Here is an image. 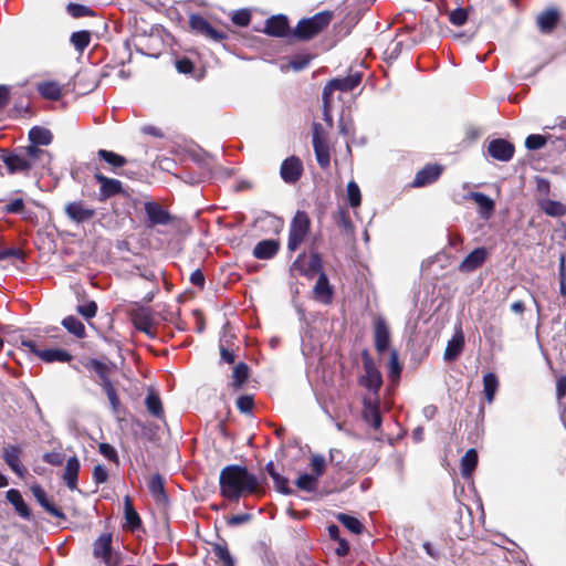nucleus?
<instances>
[{
  "label": "nucleus",
  "mask_w": 566,
  "mask_h": 566,
  "mask_svg": "<svg viewBox=\"0 0 566 566\" xmlns=\"http://www.w3.org/2000/svg\"><path fill=\"white\" fill-rule=\"evenodd\" d=\"M80 461L77 457H71L66 461V465L63 473V480L66 484V486L74 491L77 489V476L80 472Z\"/></svg>",
  "instance_id": "5701e85b"
},
{
  "label": "nucleus",
  "mask_w": 566,
  "mask_h": 566,
  "mask_svg": "<svg viewBox=\"0 0 566 566\" xmlns=\"http://www.w3.org/2000/svg\"><path fill=\"white\" fill-rule=\"evenodd\" d=\"M22 346L46 363H64L70 361L72 358L71 354L64 349H41L38 347L36 343L31 339L22 340Z\"/></svg>",
  "instance_id": "423d86ee"
},
{
  "label": "nucleus",
  "mask_w": 566,
  "mask_h": 566,
  "mask_svg": "<svg viewBox=\"0 0 566 566\" xmlns=\"http://www.w3.org/2000/svg\"><path fill=\"white\" fill-rule=\"evenodd\" d=\"M66 10L73 18L94 15V11L90 7L78 3H69Z\"/></svg>",
  "instance_id": "09e8293b"
},
{
  "label": "nucleus",
  "mask_w": 566,
  "mask_h": 566,
  "mask_svg": "<svg viewBox=\"0 0 566 566\" xmlns=\"http://www.w3.org/2000/svg\"><path fill=\"white\" fill-rule=\"evenodd\" d=\"M326 467V460L321 454H313L311 457V469L312 474L315 475L317 479L323 475Z\"/></svg>",
  "instance_id": "3c124183"
},
{
  "label": "nucleus",
  "mask_w": 566,
  "mask_h": 566,
  "mask_svg": "<svg viewBox=\"0 0 566 566\" xmlns=\"http://www.w3.org/2000/svg\"><path fill=\"white\" fill-rule=\"evenodd\" d=\"M361 81V75L356 73L343 78H334L329 81L323 88V95L331 96L335 90L348 92L354 90Z\"/></svg>",
  "instance_id": "9b49d317"
},
{
  "label": "nucleus",
  "mask_w": 566,
  "mask_h": 566,
  "mask_svg": "<svg viewBox=\"0 0 566 566\" xmlns=\"http://www.w3.org/2000/svg\"><path fill=\"white\" fill-rule=\"evenodd\" d=\"M65 214L76 223H83L95 216V209L88 207L83 201H72L65 206Z\"/></svg>",
  "instance_id": "9d476101"
},
{
  "label": "nucleus",
  "mask_w": 566,
  "mask_h": 566,
  "mask_svg": "<svg viewBox=\"0 0 566 566\" xmlns=\"http://www.w3.org/2000/svg\"><path fill=\"white\" fill-rule=\"evenodd\" d=\"M401 366L398 360V353L396 350L390 352V359L388 364L389 377L395 380L400 377Z\"/></svg>",
  "instance_id": "603ef678"
},
{
  "label": "nucleus",
  "mask_w": 566,
  "mask_h": 566,
  "mask_svg": "<svg viewBox=\"0 0 566 566\" xmlns=\"http://www.w3.org/2000/svg\"><path fill=\"white\" fill-rule=\"evenodd\" d=\"M478 464V453L474 449H469L461 459L462 476L469 478Z\"/></svg>",
  "instance_id": "ea45409f"
},
{
  "label": "nucleus",
  "mask_w": 566,
  "mask_h": 566,
  "mask_svg": "<svg viewBox=\"0 0 566 566\" xmlns=\"http://www.w3.org/2000/svg\"><path fill=\"white\" fill-rule=\"evenodd\" d=\"M559 19L558 11L554 8L545 10L537 17V24L542 32H551L557 24Z\"/></svg>",
  "instance_id": "c85d7f7f"
},
{
  "label": "nucleus",
  "mask_w": 566,
  "mask_h": 566,
  "mask_svg": "<svg viewBox=\"0 0 566 566\" xmlns=\"http://www.w3.org/2000/svg\"><path fill=\"white\" fill-rule=\"evenodd\" d=\"M264 32L273 36H287L291 32L286 17L276 15L268 19Z\"/></svg>",
  "instance_id": "aec40b11"
},
{
  "label": "nucleus",
  "mask_w": 566,
  "mask_h": 566,
  "mask_svg": "<svg viewBox=\"0 0 566 566\" xmlns=\"http://www.w3.org/2000/svg\"><path fill=\"white\" fill-rule=\"evenodd\" d=\"M488 256L485 248H476L470 252L459 265V270L464 273H470L483 265Z\"/></svg>",
  "instance_id": "f3484780"
},
{
  "label": "nucleus",
  "mask_w": 566,
  "mask_h": 566,
  "mask_svg": "<svg viewBox=\"0 0 566 566\" xmlns=\"http://www.w3.org/2000/svg\"><path fill=\"white\" fill-rule=\"evenodd\" d=\"M248 377H249L248 365L244 363H239L238 365H235V367L233 368V373H232L233 386L235 388H240L245 382Z\"/></svg>",
  "instance_id": "de8ad7c7"
},
{
  "label": "nucleus",
  "mask_w": 566,
  "mask_h": 566,
  "mask_svg": "<svg viewBox=\"0 0 566 566\" xmlns=\"http://www.w3.org/2000/svg\"><path fill=\"white\" fill-rule=\"evenodd\" d=\"M280 243L276 240L269 239L256 243L253 249V256L259 260L272 259L279 251Z\"/></svg>",
  "instance_id": "4be33fe9"
},
{
  "label": "nucleus",
  "mask_w": 566,
  "mask_h": 566,
  "mask_svg": "<svg viewBox=\"0 0 566 566\" xmlns=\"http://www.w3.org/2000/svg\"><path fill=\"white\" fill-rule=\"evenodd\" d=\"M176 69L179 73L189 74L193 70V64L188 59H181L176 62Z\"/></svg>",
  "instance_id": "774afa93"
},
{
  "label": "nucleus",
  "mask_w": 566,
  "mask_h": 566,
  "mask_svg": "<svg viewBox=\"0 0 566 566\" xmlns=\"http://www.w3.org/2000/svg\"><path fill=\"white\" fill-rule=\"evenodd\" d=\"M62 325L77 338L85 337V326L77 317L67 316L62 321Z\"/></svg>",
  "instance_id": "79ce46f5"
},
{
  "label": "nucleus",
  "mask_w": 566,
  "mask_h": 566,
  "mask_svg": "<svg viewBox=\"0 0 566 566\" xmlns=\"http://www.w3.org/2000/svg\"><path fill=\"white\" fill-rule=\"evenodd\" d=\"M6 497H7L8 502H10L14 506L17 513L21 517H23V518L30 517V510H29L27 503L24 502V500L22 499L21 493L18 490L10 489L9 491H7Z\"/></svg>",
  "instance_id": "473e14b6"
},
{
  "label": "nucleus",
  "mask_w": 566,
  "mask_h": 566,
  "mask_svg": "<svg viewBox=\"0 0 566 566\" xmlns=\"http://www.w3.org/2000/svg\"><path fill=\"white\" fill-rule=\"evenodd\" d=\"M144 209L151 226L168 224L170 222V214L159 203L147 201L144 205Z\"/></svg>",
  "instance_id": "a211bd4d"
},
{
  "label": "nucleus",
  "mask_w": 566,
  "mask_h": 566,
  "mask_svg": "<svg viewBox=\"0 0 566 566\" xmlns=\"http://www.w3.org/2000/svg\"><path fill=\"white\" fill-rule=\"evenodd\" d=\"M363 403V417L365 421L375 430H378L381 427V416L379 411L378 396H374V398L366 397L364 398Z\"/></svg>",
  "instance_id": "4468645a"
},
{
  "label": "nucleus",
  "mask_w": 566,
  "mask_h": 566,
  "mask_svg": "<svg viewBox=\"0 0 566 566\" xmlns=\"http://www.w3.org/2000/svg\"><path fill=\"white\" fill-rule=\"evenodd\" d=\"M315 297L324 303H328L332 298L333 291L329 285L327 275L324 272H321L315 286H314Z\"/></svg>",
  "instance_id": "7c9ffc66"
},
{
  "label": "nucleus",
  "mask_w": 566,
  "mask_h": 566,
  "mask_svg": "<svg viewBox=\"0 0 566 566\" xmlns=\"http://www.w3.org/2000/svg\"><path fill=\"white\" fill-rule=\"evenodd\" d=\"M70 42L74 49L82 54L91 43V32L87 30L73 32Z\"/></svg>",
  "instance_id": "58836bf2"
},
{
  "label": "nucleus",
  "mask_w": 566,
  "mask_h": 566,
  "mask_svg": "<svg viewBox=\"0 0 566 566\" xmlns=\"http://www.w3.org/2000/svg\"><path fill=\"white\" fill-rule=\"evenodd\" d=\"M464 347V336L461 329H459L453 337L448 342L443 358L447 361L455 360L462 353Z\"/></svg>",
  "instance_id": "b1692460"
},
{
  "label": "nucleus",
  "mask_w": 566,
  "mask_h": 566,
  "mask_svg": "<svg viewBox=\"0 0 566 566\" xmlns=\"http://www.w3.org/2000/svg\"><path fill=\"white\" fill-rule=\"evenodd\" d=\"M237 407L243 413H250L253 408V398L251 396H241L237 399Z\"/></svg>",
  "instance_id": "e2e57ef3"
},
{
  "label": "nucleus",
  "mask_w": 566,
  "mask_h": 566,
  "mask_svg": "<svg viewBox=\"0 0 566 566\" xmlns=\"http://www.w3.org/2000/svg\"><path fill=\"white\" fill-rule=\"evenodd\" d=\"M44 462L51 465H61L64 462V454L61 452H48L43 455Z\"/></svg>",
  "instance_id": "69168bd1"
},
{
  "label": "nucleus",
  "mask_w": 566,
  "mask_h": 566,
  "mask_svg": "<svg viewBox=\"0 0 566 566\" xmlns=\"http://www.w3.org/2000/svg\"><path fill=\"white\" fill-rule=\"evenodd\" d=\"M321 124H314L313 147L318 164L322 167H326L329 164V149L327 143L321 135Z\"/></svg>",
  "instance_id": "2eb2a0df"
},
{
  "label": "nucleus",
  "mask_w": 566,
  "mask_h": 566,
  "mask_svg": "<svg viewBox=\"0 0 566 566\" xmlns=\"http://www.w3.org/2000/svg\"><path fill=\"white\" fill-rule=\"evenodd\" d=\"M53 135L51 130L44 127L34 126L29 132L28 147L17 148L9 155L3 156V163L9 174H29L33 172L40 177L52 175V156L48 150L39 146H48L52 143Z\"/></svg>",
  "instance_id": "f257e3e1"
},
{
  "label": "nucleus",
  "mask_w": 566,
  "mask_h": 566,
  "mask_svg": "<svg viewBox=\"0 0 566 566\" xmlns=\"http://www.w3.org/2000/svg\"><path fill=\"white\" fill-rule=\"evenodd\" d=\"M333 17V11L326 10L302 19L292 31V35L302 41L311 40L328 27Z\"/></svg>",
  "instance_id": "7ed1b4c3"
},
{
  "label": "nucleus",
  "mask_w": 566,
  "mask_h": 566,
  "mask_svg": "<svg viewBox=\"0 0 566 566\" xmlns=\"http://www.w3.org/2000/svg\"><path fill=\"white\" fill-rule=\"evenodd\" d=\"M468 198L472 199L479 206V213L482 218H490L494 210V202L490 197L481 192H470Z\"/></svg>",
  "instance_id": "cd10ccee"
},
{
  "label": "nucleus",
  "mask_w": 566,
  "mask_h": 566,
  "mask_svg": "<svg viewBox=\"0 0 566 566\" xmlns=\"http://www.w3.org/2000/svg\"><path fill=\"white\" fill-rule=\"evenodd\" d=\"M21 452H22L21 449L17 446H7L3 448V454H2L6 463L19 476H22L25 471V469L22 465L21 460H20Z\"/></svg>",
  "instance_id": "412c9836"
},
{
  "label": "nucleus",
  "mask_w": 566,
  "mask_h": 566,
  "mask_svg": "<svg viewBox=\"0 0 566 566\" xmlns=\"http://www.w3.org/2000/svg\"><path fill=\"white\" fill-rule=\"evenodd\" d=\"M250 12L248 10H239L232 15V22L239 27H247L250 23Z\"/></svg>",
  "instance_id": "052dcab7"
},
{
  "label": "nucleus",
  "mask_w": 566,
  "mask_h": 566,
  "mask_svg": "<svg viewBox=\"0 0 566 566\" xmlns=\"http://www.w3.org/2000/svg\"><path fill=\"white\" fill-rule=\"evenodd\" d=\"M221 494L228 500L238 501L244 493L258 491L259 481L247 468L232 464L224 467L219 476Z\"/></svg>",
  "instance_id": "f03ea898"
},
{
  "label": "nucleus",
  "mask_w": 566,
  "mask_h": 566,
  "mask_svg": "<svg viewBox=\"0 0 566 566\" xmlns=\"http://www.w3.org/2000/svg\"><path fill=\"white\" fill-rule=\"evenodd\" d=\"M296 486L306 492H313L317 489L318 479L312 473H303L295 481Z\"/></svg>",
  "instance_id": "c03bdc74"
},
{
  "label": "nucleus",
  "mask_w": 566,
  "mask_h": 566,
  "mask_svg": "<svg viewBox=\"0 0 566 566\" xmlns=\"http://www.w3.org/2000/svg\"><path fill=\"white\" fill-rule=\"evenodd\" d=\"M303 172V165L298 157L291 156L286 158L280 168L281 177H301Z\"/></svg>",
  "instance_id": "c756f323"
},
{
  "label": "nucleus",
  "mask_w": 566,
  "mask_h": 566,
  "mask_svg": "<svg viewBox=\"0 0 566 566\" xmlns=\"http://www.w3.org/2000/svg\"><path fill=\"white\" fill-rule=\"evenodd\" d=\"M190 25L193 30L205 34L206 36L220 41L224 39V35L217 31L205 18L198 14L190 17Z\"/></svg>",
  "instance_id": "6ab92c4d"
},
{
  "label": "nucleus",
  "mask_w": 566,
  "mask_h": 566,
  "mask_svg": "<svg viewBox=\"0 0 566 566\" xmlns=\"http://www.w3.org/2000/svg\"><path fill=\"white\" fill-rule=\"evenodd\" d=\"M488 154L493 159L509 161L514 155V146L502 138L493 139L488 145Z\"/></svg>",
  "instance_id": "f8f14e48"
},
{
  "label": "nucleus",
  "mask_w": 566,
  "mask_h": 566,
  "mask_svg": "<svg viewBox=\"0 0 566 566\" xmlns=\"http://www.w3.org/2000/svg\"><path fill=\"white\" fill-rule=\"evenodd\" d=\"M546 138L542 135H530L525 140V146L527 149L536 150L545 146Z\"/></svg>",
  "instance_id": "6e6d98bb"
},
{
  "label": "nucleus",
  "mask_w": 566,
  "mask_h": 566,
  "mask_svg": "<svg viewBox=\"0 0 566 566\" xmlns=\"http://www.w3.org/2000/svg\"><path fill=\"white\" fill-rule=\"evenodd\" d=\"M311 221L306 212L297 211L291 221L289 230L287 250L296 251L310 232Z\"/></svg>",
  "instance_id": "20e7f679"
},
{
  "label": "nucleus",
  "mask_w": 566,
  "mask_h": 566,
  "mask_svg": "<svg viewBox=\"0 0 566 566\" xmlns=\"http://www.w3.org/2000/svg\"><path fill=\"white\" fill-rule=\"evenodd\" d=\"M98 450L102 455H104L106 459L114 463H118V454L115 448L108 443H101L98 447Z\"/></svg>",
  "instance_id": "13d9d810"
},
{
  "label": "nucleus",
  "mask_w": 566,
  "mask_h": 566,
  "mask_svg": "<svg viewBox=\"0 0 566 566\" xmlns=\"http://www.w3.org/2000/svg\"><path fill=\"white\" fill-rule=\"evenodd\" d=\"M125 521L126 526L132 531L139 528L142 520L138 513L135 511L132 501L128 496L125 497Z\"/></svg>",
  "instance_id": "a19ab883"
},
{
  "label": "nucleus",
  "mask_w": 566,
  "mask_h": 566,
  "mask_svg": "<svg viewBox=\"0 0 566 566\" xmlns=\"http://www.w3.org/2000/svg\"><path fill=\"white\" fill-rule=\"evenodd\" d=\"M483 334H484L486 340L492 345L500 342L502 338V329H501V327L495 326V325L485 326L483 329Z\"/></svg>",
  "instance_id": "864d4df0"
},
{
  "label": "nucleus",
  "mask_w": 566,
  "mask_h": 566,
  "mask_svg": "<svg viewBox=\"0 0 566 566\" xmlns=\"http://www.w3.org/2000/svg\"><path fill=\"white\" fill-rule=\"evenodd\" d=\"M339 133L344 136H352L355 132L354 122L352 118H345L344 116L339 119Z\"/></svg>",
  "instance_id": "680f3d73"
},
{
  "label": "nucleus",
  "mask_w": 566,
  "mask_h": 566,
  "mask_svg": "<svg viewBox=\"0 0 566 566\" xmlns=\"http://www.w3.org/2000/svg\"><path fill=\"white\" fill-rule=\"evenodd\" d=\"M84 367L90 370L94 371L96 376L98 377V384L103 386L105 382L111 381L109 374H111V367L95 358L87 359L84 363Z\"/></svg>",
  "instance_id": "a878e982"
},
{
  "label": "nucleus",
  "mask_w": 566,
  "mask_h": 566,
  "mask_svg": "<svg viewBox=\"0 0 566 566\" xmlns=\"http://www.w3.org/2000/svg\"><path fill=\"white\" fill-rule=\"evenodd\" d=\"M499 386V378L494 373H488L483 376V392L489 403L493 402Z\"/></svg>",
  "instance_id": "c9c22d12"
},
{
  "label": "nucleus",
  "mask_w": 566,
  "mask_h": 566,
  "mask_svg": "<svg viewBox=\"0 0 566 566\" xmlns=\"http://www.w3.org/2000/svg\"><path fill=\"white\" fill-rule=\"evenodd\" d=\"M364 375L360 377L359 382L361 386L367 388L374 396H378V392L382 386V377L378 368L376 367L374 359L367 350L361 354Z\"/></svg>",
  "instance_id": "39448f33"
},
{
  "label": "nucleus",
  "mask_w": 566,
  "mask_h": 566,
  "mask_svg": "<svg viewBox=\"0 0 566 566\" xmlns=\"http://www.w3.org/2000/svg\"><path fill=\"white\" fill-rule=\"evenodd\" d=\"M211 546L213 554L217 556L222 566H235V559L231 555L228 548V544L224 539L212 543Z\"/></svg>",
  "instance_id": "2f4dec72"
},
{
  "label": "nucleus",
  "mask_w": 566,
  "mask_h": 566,
  "mask_svg": "<svg viewBox=\"0 0 566 566\" xmlns=\"http://www.w3.org/2000/svg\"><path fill=\"white\" fill-rule=\"evenodd\" d=\"M77 312L85 318L91 319L96 315L97 304L94 301H90L86 304L78 305Z\"/></svg>",
  "instance_id": "5fc2aeb1"
},
{
  "label": "nucleus",
  "mask_w": 566,
  "mask_h": 566,
  "mask_svg": "<svg viewBox=\"0 0 566 566\" xmlns=\"http://www.w3.org/2000/svg\"><path fill=\"white\" fill-rule=\"evenodd\" d=\"M145 405H146L148 412L151 416H154L158 419H161L164 417V409H163L161 400L155 391L150 390L148 392V395L146 396V399H145Z\"/></svg>",
  "instance_id": "e433bc0d"
},
{
  "label": "nucleus",
  "mask_w": 566,
  "mask_h": 566,
  "mask_svg": "<svg viewBox=\"0 0 566 566\" xmlns=\"http://www.w3.org/2000/svg\"><path fill=\"white\" fill-rule=\"evenodd\" d=\"M374 339L375 347L378 353H384L388 349L390 343V332L386 321L382 317H377L375 319Z\"/></svg>",
  "instance_id": "dca6fc26"
},
{
  "label": "nucleus",
  "mask_w": 566,
  "mask_h": 566,
  "mask_svg": "<svg viewBox=\"0 0 566 566\" xmlns=\"http://www.w3.org/2000/svg\"><path fill=\"white\" fill-rule=\"evenodd\" d=\"M467 19H468V13L462 8H458L455 10H453L449 15L450 22L458 27L463 25L467 22Z\"/></svg>",
  "instance_id": "4d7b16f0"
},
{
  "label": "nucleus",
  "mask_w": 566,
  "mask_h": 566,
  "mask_svg": "<svg viewBox=\"0 0 566 566\" xmlns=\"http://www.w3.org/2000/svg\"><path fill=\"white\" fill-rule=\"evenodd\" d=\"M148 490L154 500L159 504L167 502V495L164 489V479L159 474H155L148 482Z\"/></svg>",
  "instance_id": "f704fd0d"
},
{
  "label": "nucleus",
  "mask_w": 566,
  "mask_h": 566,
  "mask_svg": "<svg viewBox=\"0 0 566 566\" xmlns=\"http://www.w3.org/2000/svg\"><path fill=\"white\" fill-rule=\"evenodd\" d=\"M346 198L352 208H357L361 201V193L358 185L350 180L346 188Z\"/></svg>",
  "instance_id": "a18cd8bd"
},
{
  "label": "nucleus",
  "mask_w": 566,
  "mask_h": 566,
  "mask_svg": "<svg viewBox=\"0 0 566 566\" xmlns=\"http://www.w3.org/2000/svg\"><path fill=\"white\" fill-rule=\"evenodd\" d=\"M99 182V191L97 199L99 201H106L116 196L125 198L129 197V192L125 189L118 179H97Z\"/></svg>",
  "instance_id": "1a4fd4ad"
},
{
  "label": "nucleus",
  "mask_w": 566,
  "mask_h": 566,
  "mask_svg": "<svg viewBox=\"0 0 566 566\" xmlns=\"http://www.w3.org/2000/svg\"><path fill=\"white\" fill-rule=\"evenodd\" d=\"M102 388H103L104 392L106 394V396L108 398V401H109V405H111V408H112L113 412L117 413L118 409H119V406H120V400H119V397L117 395L116 388L114 387L112 380L108 381V382H105L102 386Z\"/></svg>",
  "instance_id": "49530a36"
},
{
  "label": "nucleus",
  "mask_w": 566,
  "mask_h": 566,
  "mask_svg": "<svg viewBox=\"0 0 566 566\" xmlns=\"http://www.w3.org/2000/svg\"><path fill=\"white\" fill-rule=\"evenodd\" d=\"M443 167L438 164H428L423 168L417 171L416 177H440L443 172Z\"/></svg>",
  "instance_id": "8fccbe9b"
},
{
  "label": "nucleus",
  "mask_w": 566,
  "mask_h": 566,
  "mask_svg": "<svg viewBox=\"0 0 566 566\" xmlns=\"http://www.w3.org/2000/svg\"><path fill=\"white\" fill-rule=\"evenodd\" d=\"M261 224V228H268L269 231L279 233L283 228V220L272 213L265 212L260 216L256 220Z\"/></svg>",
  "instance_id": "4c0bfd02"
},
{
  "label": "nucleus",
  "mask_w": 566,
  "mask_h": 566,
  "mask_svg": "<svg viewBox=\"0 0 566 566\" xmlns=\"http://www.w3.org/2000/svg\"><path fill=\"white\" fill-rule=\"evenodd\" d=\"M305 254H301L292 264V270L298 271L301 274L311 276L314 273L322 272V260L316 253H312L307 260V266H305Z\"/></svg>",
  "instance_id": "ddd939ff"
},
{
  "label": "nucleus",
  "mask_w": 566,
  "mask_h": 566,
  "mask_svg": "<svg viewBox=\"0 0 566 566\" xmlns=\"http://www.w3.org/2000/svg\"><path fill=\"white\" fill-rule=\"evenodd\" d=\"M93 479L95 481L96 484H103L107 481L108 479V471L107 469L102 465V464H97L94 467V470H93Z\"/></svg>",
  "instance_id": "0e129e2a"
},
{
  "label": "nucleus",
  "mask_w": 566,
  "mask_h": 566,
  "mask_svg": "<svg viewBox=\"0 0 566 566\" xmlns=\"http://www.w3.org/2000/svg\"><path fill=\"white\" fill-rule=\"evenodd\" d=\"M537 205L549 217H563L566 214V206L547 197L538 198Z\"/></svg>",
  "instance_id": "bb28decb"
},
{
  "label": "nucleus",
  "mask_w": 566,
  "mask_h": 566,
  "mask_svg": "<svg viewBox=\"0 0 566 566\" xmlns=\"http://www.w3.org/2000/svg\"><path fill=\"white\" fill-rule=\"evenodd\" d=\"M23 200L21 198H17L4 207V211L7 213H21L23 211Z\"/></svg>",
  "instance_id": "338daca9"
},
{
  "label": "nucleus",
  "mask_w": 566,
  "mask_h": 566,
  "mask_svg": "<svg viewBox=\"0 0 566 566\" xmlns=\"http://www.w3.org/2000/svg\"><path fill=\"white\" fill-rule=\"evenodd\" d=\"M276 490L283 494H291L292 490L289 488V480L280 473L272 478Z\"/></svg>",
  "instance_id": "bf43d9fd"
},
{
  "label": "nucleus",
  "mask_w": 566,
  "mask_h": 566,
  "mask_svg": "<svg viewBox=\"0 0 566 566\" xmlns=\"http://www.w3.org/2000/svg\"><path fill=\"white\" fill-rule=\"evenodd\" d=\"M40 95L46 99L57 101L62 96V87L57 82H41L36 86Z\"/></svg>",
  "instance_id": "72a5a7b5"
},
{
  "label": "nucleus",
  "mask_w": 566,
  "mask_h": 566,
  "mask_svg": "<svg viewBox=\"0 0 566 566\" xmlns=\"http://www.w3.org/2000/svg\"><path fill=\"white\" fill-rule=\"evenodd\" d=\"M33 496L36 499L39 504L52 516L57 518H64L65 515L62 512L61 509L56 507L54 504H52L45 494V491L40 485H33L31 488Z\"/></svg>",
  "instance_id": "393cba45"
},
{
  "label": "nucleus",
  "mask_w": 566,
  "mask_h": 566,
  "mask_svg": "<svg viewBox=\"0 0 566 566\" xmlns=\"http://www.w3.org/2000/svg\"><path fill=\"white\" fill-rule=\"evenodd\" d=\"M97 157L101 163H103L101 168L114 174H118L120 168H123L125 165L136 161L135 159L126 158L117 153L106 149H99L97 151Z\"/></svg>",
  "instance_id": "6e6552de"
},
{
  "label": "nucleus",
  "mask_w": 566,
  "mask_h": 566,
  "mask_svg": "<svg viewBox=\"0 0 566 566\" xmlns=\"http://www.w3.org/2000/svg\"><path fill=\"white\" fill-rule=\"evenodd\" d=\"M94 556L96 558H102L107 566H116L118 564V558L112 552V535L109 533L102 534L94 542Z\"/></svg>",
  "instance_id": "0eeeda50"
},
{
  "label": "nucleus",
  "mask_w": 566,
  "mask_h": 566,
  "mask_svg": "<svg viewBox=\"0 0 566 566\" xmlns=\"http://www.w3.org/2000/svg\"><path fill=\"white\" fill-rule=\"evenodd\" d=\"M337 521L342 523L349 532L354 534H360L363 532V524L355 516L339 513L337 514Z\"/></svg>",
  "instance_id": "37998d69"
}]
</instances>
